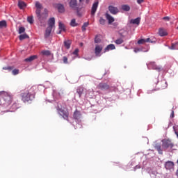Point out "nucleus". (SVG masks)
<instances>
[{
    "label": "nucleus",
    "instance_id": "f257e3e1",
    "mask_svg": "<svg viewBox=\"0 0 178 178\" xmlns=\"http://www.w3.org/2000/svg\"><path fill=\"white\" fill-rule=\"evenodd\" d=\"M35 6L36 8L35 14L40 23V26L45 27V23L48 17V9L44 8L43 13H41V9H42V4L39 1H36Z\"/></svg>",
    "mask_w": 178,
    "mask_h": 178
},
{
    "label": "nucleus",
    "instance_id": "f03ea898",
    "mask_svg": "<svg viewBox=\"0 0 178 178\" xmlns=\"http://www.w3.org/2000/svg\"><path fill=\"white\" fill-rule=\"evenodd\" d=\"M35 86H33L29 90H22L20 93L22 101L24 103L33 101L35 98Z\"/></svg>",
    "mask_w": 178,
    "mask_h": 178
},
{
    "label": "nucleus",
    "instance_id": "7ed1b4c3",
    "mask_svg": "<svg viewBox=\"0 0 178 178\" xmlns=\"http://www.w3.org/2000/svg\"><path fill=\"white\" fill-rule=\"evenodd\" d=\"M0 97H2L1 104L5 106H9L13 101V97L5 91H0Z\"/></svg>",
    "mask_w": 178,
    "mask_h": 178
},
{
    "label": "nucleus",
    "instance_id": "20e7f679",
    "mask_svg": "<svg viewBox=\"0 0 178 178\" xmlns=\"http://www.w3.org/2000/svg\"><path fill=\"white\" fill-rule=\"evenodd\" d=\"M58 113L65 120L69 121V111L67 109L59 108Z\"/></svg>",
    "mask_w": 178,
    "mask_h": 178
},
{
    "label": "nucleus",
    "instance_id": "39448f33",
    "mask_svg": "<svg viewBox=\"0 0 178 178\" xmlns=\"http://www.w3.org/2000/svg\"><path fill=\"white\" fill-rule=\"evenodd\" d=\"M163 148H165V149H168V148H173L175 147V144L172 143V140L167 139L163 140Z\"/></svg>",
    "mask_w": 178,
    "mask_h": 178
},
{
    "label": "nucleus",
    "instance_id": "423d86ee",
    "mask_svg": "<svg viewBox=\"0 0 178 178\" xmlns=\"http://www.w3.org/2000/svg\"><path fill=\"white\" fill-rule=\"evenodd\" d=\"M104 49V46L102 44H96L95 48V54L97 56H101V52Z\"/></svg>",
    "mask_w": 178,
    "mask_h": 178
},
{
    "label": "nucleus",
    "instance_id": "0eeeda50",
    "mask_svg": "<svg viewBox=\"0 0 178 178\" xmlns=\"http://www.w3.org/2000/svg\"><path fill=\"white\" fill-rule=\"evenodd\" d=\"M148 69H152L153 70H157L158 72H161V67L156 65L155 62H150L147 64Z\"/></svg>",
    "mask_w": 178,
    "mask_h": 178
},
{
    "label": "nucleus",
    "instance_id": "6e6552de",
    "mask_svg": "<svg viewBox=\"0 0 178 178\" xmlns=\"http://www.w3.org/2000/svg\"><path fill=\"white\" fill-rule=\"evenodd\" d=\"M165 168L167 170H173V169H175V163L173 161H168L165 162Z\"/></svg>",
    "mask_w": 178,
    "mask_h": 178
},
{
    "label": "nucleus",
    "instance_id": "1a4fd4ad",
    "mask_svg": "<svg viewBox=\"0 0 178 178\" xmlns=\"http://www.w3.org/2000/svg\"><path fill=\"white\" fill-rule=\"evenodd\" d=\"M53 6L58 9L59 13H63L65 12V6L61 3H54Z\"/></svg>",
    "mask_w": 178,
    "mask_h": 178
},
{
    "label": "nucleus",
    "instance_id": "9d476101",
    "mask_svg": "<svg viewBox=\"0 0 178 178\" xmlns=\"http://www.w3.org/2000/svg\"><path fill=\"white\" fill-rule=\"evenodd\" d=\"M97 88H99V90L106 91L107 90H109L110 86L106 83H100L97 86Z\"/></svg>",
    "mask_w": 178,
    "mask_h": 178
},
{
    "label": "nucleus",
    "instance_id": "9b49d317",
    "mask_svg": "<svg viewBox=\"0 0 178 178\" xmlns=\"http://www.w3.org/2000/svg\"><path fill=\"white\" fill-rule=\"evenodd\" d=\"M108 9L110 13H111V15H116L117 13H119V8L113 6H109Z\"/></svg>",
    "mask_w": 178,
    "mask_h": 178
},
{
    "label": "nucleus",
    "instance_id": "f8f14e48",
    "mask_svg": "<svg viewBox=\"0 0 178 178\" xmlns=\"http://www.w3.org/2000/svg\"><path fill=\"white\" fill-rule=\"evenodd\" d=\"M97 9H98V1L95 2L92 6L91 15L94 16L95 15V12H97Z\"/></svg>",
    "mask_w": 178,
    "mask_h": 178
},
{
    "label": "nucleus",
    "instance_id": "ddd939ff",
    "mask_svg": "<svg viewBox=\"0 0 178 178\" xmlns=\"http://www.w3.org/2000/svg\"><path fill=\"white\" fill-rule=\"evenodd\" d=\"M113 49H116V47L113 44H110L104 49V52H109V51H113Z\"/></svg>",
    "mask_w": 178,
    "mask_h": 178
},
{
    "label": "nucleus",
    "instance_id": "4468645a",
    "mask_svg": "<svg viewBox=\"0 0 178 178\" xmlns=\"http://www.w3.org/2000/svg\"><path fill=\"white\" fill-rule=\"evenodd\" d=\"M105 16L108 22V24H112V23H113V22H115V18H113V17H112L111 15H109V13H106L105 14Z\"/></svg>",
    "mask_w": 178,
    "mask_h": 178
},
{
    "label": "nucleus",
    "instance_id": "2eb2a0df",
    "mask_svg": "<svg viewBox=\"0 0 178 178\" xmlns=\"http://www.w3.org/2000/svg\"><path fill=\"white\" fill-rule=\"evenodd\" d=\"M48 27L50 29H54V27H55V18L54 17H51L49 19L48 22Z\"/></svg>",
    "mask_w": 178,
    "mask_h": 178
},
{
    "label": "nucleus",
    "instance_id": "dca6fc26",
    "mask_svg": "<svg viewBox=\"0 0 178 178\" xmlns=\"http://www.w3.org/2000/svg\"><path fill=\"white\" fill-rule=\"evenodd\" d=\"M83 92H84V87L79 86L76 88V93L78 94L79 98H81V95H83Z\"/></svg>",
    "mask_w": 178,
    "mask_h": 178
},
{
    "label": "nucleus",
    "instance_id": "f3484780",
    "mask_svg": "<svg viewBox=\"0 0 178 178\" xmlns=\"http://www.w3.org/2000/svg\"><path fill=\"white\" fill-rule=\"evenodd\" d=\"M58 27L60 29V31L57 34H61L62 31H66V28L65 27V24H62V22L58 23Z\"/></svg>",
    "mask_w": 178,
    "mask_h": 178
},
{
    "label": "nucleus",
    "instance_id": "a211bd4d",
    "mask_svg": "<svg viewBox=\"0 0 178 178\" xmlns=\"http://www.w3.org/2000/svg\"><path fill=\"white\" fill-rule=\"evenodd\" d=\"M141 20V18L140 17H137L134 19H131L130 20V23L131 24H137V26H138L140 24V22Z\"/></svg>",
    "mask_w": 178,
    "mask_h": 178
},
{
    "label": "nucleus",
    "instance_id": "6ab92c4d",
    "mask_svg": "<svg viewBox=\"0 0 178 178\" xmlns=\"http://www.w3.org/2000/svg\"><path fill=\"white\" fill-rule=\"evenodd\" d=\"M21 106L22 105L20 104V103L17 102L13 103L11 108L13 111H16L17 109H19V108H20Z\"/></svg>",
    "mask_w": 178,
    "mask_h": 178
},
{
    "label": "nucleus",
    "instance_id": "aec40b11",
    "mask_svg": "<svg viewBox=\"0 0 178 178\" xmlns=\"http://www.w3.org/2000/svg\"><path fill=\"white\" fill-rule=\"evenodd\" d=\"M52 32V28L47 27L44 33V38H48L51 35V33Z\"/></svg>",
    "mask_w": 178,
    "mask_h": 178
},
{
    "label": "nucleus",
    "instance_id": "412c9836",
    "mask_svg": "<svg viewBox=\"0 0 178 178\" xmlns=\"http://www.w3.org/2000/svg\"><path fill=\"white\" fill-rule=\"evenodd\" d=\"M159 34L161 37H165L168 35V32H166L165 29L160 28L159 30Z\"/></svg>",
    "mask_w": 178,
    "mask_h": 178
},
{
    "label": "nucleus",
    "instance_id": "4be33fe9",
    "mask_svg": "<svg viewBox=\"0 0 178 178\" xmlns=\"http://www.w3.org/2000/svg\"><path fill=\"white\" fill-rule=\"evenodd\" d=\"M70 45H72V40H67L64 41V47L66 49H70Z\"/></svg>",
    "mask_w": 178,
    "mask_h": 178
},
{
    "label": "nucleus",
    "instance_id": "5701e85b",
    "mask_svg": "<svg viewBox=\"0 0 178 178\" xmlns=\"http://www.w3.org/2000/svg\"><path fill=\"white\" fill-rule=\"evenodd\" d=\"M81 117V113H80V111L76 110L74 113L73 118L74 119H76V120H79V119Z\"/></svg>",
    "mask_w": 178,
    "mask_h": 178
},
{
    "label": "nucleus",
    "instance_id": "b1692460",
    "mask_svg": "<svg viewBox=\"0 0 178 178\" xmlns=\"http://www.w3.org/2000/svg\"><path fill=\"white\" fill-rule=\"evenodd\" d=\"M18 6L19 9H23L24 8H26V6H27V4H26V3L23 1H19Z\"/></svg>",
    "mask_w": 178,
    "mask_h": 178
},
{
    "label": "nucleus",
    "instance_id": "393cba45",
    "mask_svg": "<svg viewBox=\"0 0 178 178\" xmlns=\"http://www.w3.org/2000/svg\"><path fill=\"white\" fill-rule=\"evenodd\" d=\"M70 8H74L77 6V0H71L70 2Z\"/></svg>",
    "mask_w": 178,
    "mask_h": 178
},
{
    "label": "nucleus",
    "instance_id": "a878e982",
    "mask_svg": "<svg viewBox=\"0 0 178 178\" xmlns=\"http://www.w3.org/2000/svg\"><path fill=\"white\" fill-rule=\"evenodd\" d=\"M121 9L124 12H129L130 10V6L124 4L121 6Z\"/></svg>",
    "mask_w": 178,
    "mask_h": 178
},
{
    "label": "nucleus",
    "instance_id": "bb28decb",
    "mask_svg": "<svg viewBox=\"0 0 178 178\" xmlns=\"http://www.w3.org/2000/svg\"><path fill=\"white\" fill-rule=\"evenodd\" d=\"M35 59H37V56H31L29 58H26L24 62H33Z\"/></svg>",
    "mask_w": 178,
    "mask_h": 178
},
{
    "label": "nucleus",
    "instance_id": "cd10ccee",
    "mask_svg": "<svg viewBox=\"0 0 178 178\" xmlns=\"http://www.w3.org/2000/svg\"><path fill=\"white\" fill-rule=\"evenodd\" d=\"M26 38H29V35L26 33L20 35L19 36V39L20 40V41H23V40H26Z\"/></svg>",
    "mask_w": 178,
    "mask_h": 178
},
{
    "label": "nucleus",
    "instance_id": "c85d7f7f",
    "mask_svg": "<svg viewBox=\"0 0 178 178\" xmlns=\"http://www.w3.org/2000/svg\"><path fill=\"white\" fill-rule=\"evenodd\" d=\"M155 148L156 151H158L159 154H160V155H162L163 151H162L161 145H156Z\"/></svg>",
    "mask_w": 178,
    "mask_h": 178
},
{
    "label": "nucleus",
    "instance_id": "c756f323",
    "mask_svg": "<svg viewBox=\"0 0 178 178\" xmlns=\"http://www.w3.org/2000/svg\"><path fill=\"white\" fill-rule=\"evenodd\" d=\"M70 26H72V27H77V26H79V24L76 22V19H72L71 20Z\"/></svg>",
    "mask_w": 178,
    "mask_h": 178
},
{
    "label": "nucleus",
    "instance_id": "7c9ffc66",
    "mask_svg": "<svg viewBox=\"0 0 178 178\" xmlns=\"http://www.w3.org/2000/svg\"><path fill=\"white\" fill-rule=\"evenodd\" d=\"M115 44H117V45H120V44H123V42H124V41L123 40V38H120L118 39H117L115 41Z\"/></svg>",
    "mask_w": 178,
    "mask_h": 178
},
{
    "label": "nucleus",
    "instance_id": "2f4dec72",
    "mask_svg": "<svg viewBox=\"0 0 178 178\" xmlns=\"http://www.w3.org/2000/svg\"><path fill=\"white\" fill-rule=\"evenodd\" d=\"M41 54H42L45 56H50L51 51L49 50H43L42 51Z\"/></svg>",
    "mask_w": 178,
    "mask_h": 178
},
{
    "label": "nucleus",
    "instance_id": "473e14b6",
    "mask_svg": "<svg viewBox=\"0 0 178 178\" xmlns=\"http://www.w3.org/2000/svg\"><path fill=\"white\" fill-rule=\"evenodd\" d=\"M170 49H178V42L176 43H172Z\"/></svg>",
    "mask_w": 178,
    "mask_h": 178
},
{
    "label": "nucleus",
    "instance_id": "72a5a7b5",
    "mask_svg": "<svg viewBox=\"0 0 178 178\" xmlns=\"http://www.w3.org/2000/svg\"><path fill=\"white\" fill-rule=\"evenodd\" d=\"M168 88V82L163 81H161V88L165 89Z\"/></svg>",
    "mask_w": 178,
    "mask_h": 178
},
{
    "label": "nucleus",
    "instance_id": "f704fd0d",
    "mask_svg": "<svg viewBox=\"0 0 178 178\" xmlns=\"http://www.w3.org/2000/svg\"><path fill=\"white\" fill-rule=\"evenodd\" d=\"M88 24H90L88 22H85L83 25L82 26V31H86L87 27H88Z\"/></svg>",
    "mask_w": 178,
    "mask_h": 178
},
{
    "label": "nucleus",
    "instance_id": "c9c22d12",
    "mask_svg": "<svg viewBox=\"0 0 178 178\" xmlns=\"http://www.w3.org/2000/svg\"><path fill=\"white\" fill-rule=\"evenodd\" d=\"M24 31H26L25 27L21 26L19 28V31H18L19 34H23V33H24Z\"/></svg>",
    "mask_w": 178,
    "mask_h": 178
},
{
    "label": "nucleus",
    "instance_id": "e433bc0d",
    "mask_svg": "<svg viewBox=\"0 0 178 178\" xmlns=\"http://www.w3.org/2000/svg\"><path fill=\"white\" fill-rule=\"evenodd\" d=\"M14 67H10V66H8V67H3V70H8V72H11V70H13Z\"/></svg>",
    "mask_w": 178,
    "mask_h": 178
},
{
    "label": "nucleus",
    "instance_id": "4c0bfd02",
    "mask_svg": "<svg viewBox=\"0 0 178 178\" xmlns=\"http://www.w3.org/2000/svg\"><path fill=\"white\" fill-rule=\"evenodd\" d=\"M27 22L28 23H30V24H33L34 23V19H33V17H28Z\"/></svg>",
    "mask_w": 178,
    "mask_h": 178
},
{
    "label": "nucleus",
    "instance_id": "58836bf2",
    "mask_svg": "<svg viewBox=\"0 0 178 178\" xmlns=\"http://www.w3.org/2000/svg\"><path fill=\"white\" fill-rule=\"evenodd\" d=\"M106 20L105 19H103L102 17H100L99 19V24H102V26H104L106 23Z\"/></svg>",
    "mask_w": 178,
    "mask_h": 178
},
{
    "label": "nucleus",
    "instance_id": "ea45409f",
    "mask_svg": "<svg viewBox=\"0 0 178 178\" xmlns=\"http://www.w3.org/2000/svg\"><path fill=\"white\" fill-rule=\"evenodd\" d=\"M6 26H7L6 21L0 22V27H6Z\"/></svg>",
    "mask_w": 178,
    "mask_h": 178
},
{
    "label": "nucleus",
    "instance_id": "a19ab883",
    "mask_svg": "<svg viewBox=\"0 0 178 178\" xmlns=\"http://www.w3.org/2000/svg\"><path fill=\"white\" fill-rule=\"evenodd\" d=\"M138 44L139 45H141L143 44H145V39H140L139 40H138Z\"/></svg>",
    "mask_w": 178,
    "mask_h": 178
},
{
    "label": "nucleus",
    "instance_id": "79ce46f5",
    "mask_svg": "<svg viewBox=\"0 0 178 178\" xmlns=\"http://www.w3.org/2000/svg\"><path fill=\"white\" fill-rule=\"evenodd\" d=\"M12 74H13V76H16L17 74H19V70L17 69H14L12 71Z\"/></svg>",
    "mask_w": 178,
    "mask_h": 178
},
{
    "label": "nucleus",
    "instance_id": "37998d69",
    "mask_svg": "<svg viewBox=\"0 0 178 178\" xmlns=\"http://www.w3.org/2000/svg\"><path fill=\"white\" fill-rule=\"evenodd\" d=\"M63 63H65V64H67V63H68V62H67V57L64 56V57L63 58Z\"/></svg>",
    "mask_w": 178,
    "mask_h": 178
},
{
    "label": "nucleus",
    "instance_id": "c03bdc74",
    "mask_svg": "<svg viewBox=\"0 0 178 178\" xmlns=\"http://www.w3.org/2000/svg\"><path fill=\"white\" fill-rule=\"evenodd\" d=\"M72 54L73 55H79V49H76Z\"/></svg>",
    "mask_w": 178,
    "mask_h": 178
},
{
    "label": "nucleus",
    "instance_id": "a18cd8bd",
    "mask_svg": "<svg viewBox=\"0 0 178 178\" xmlns=\"http://www.w3.org/2000/svg\"><path fill=\"white\" fill-rule=\"evenodd\" d=\"M163 20H165V22H169V20H170V17H164L163 18Z\"/></svg>",
    "mask_w": 178,
    "mask_h": 178
},
{
    "label": "nucleus",
    "instance_id": "49530a36",
    "mask_svg": "<svg viewBox=\"0 0 178 178\" xmlns=\"http://www.w3.org/2000/svg\"><path fill=\"white\" fill-rule=\"evenodd\" d=\"M100 41H101V40H99V38H95V42L96 44H98V42H99Z\"/></svg>",
    "mask_w": 178,
    "mask_h": 178
},
{
    "label": "nucleus",
    "instance_id": "de8ad7c7",
    "mask_svg": "<svg viewBox=\"0 0 178 178\" xmlns=\"http://www.w3.org/2000/svg\"><path fill=\"white\" fill-rule=\"evenodd\" d=\"M145 42H154L152 41H151V39L149 38H147V39H145Z\"/></svg>",
    "mask_w": 178,
    "mask_h": 178
},
{
    "label": "nucleus",
    "instance_id": "09e8293b",
    "mask_svg": "<svg viewBox=\"0 0 178 178\" xmlns=\"http://www.w3.org/2000/svg\"><path fill=\"white\" fill-rule=\"evenodd\" d=\"M134 51L136 54H137V52H140V51H141V49H140L139 48H135Z\"/></svg>",
    "mask_w": 178,
    "mask_h": 178
},
{
    "label": "nucleus",
    "instance_id": "8fccbe9b",
    "mask_svg": "<svg viewBox=\"0 0 178 178\" xmlns=\"http://www.w3.org/2000/svg\"><path fill=\"white\" fill-rule=\"evenodd\" d=\"M76 13L78 16H81V13H80V10L79 8L76 10Z\"/></svg>",
    "mask_w": 178,
    "mask_h": 178
},
{
    "label": "nucleus",
    "instance_id": "3c124183",
    "mask_svg": "<svg viewBox=\"0 0 178 178\" xmlns=\"http://www.w3.org/2000/svg\"><path fill=\"white\" fill-rule=\"evenodd\" d=\"M137 2L140 5V3H143V2H144V0H137Z\"/></svg>",
    "mask_w": 178,
    "mask_h": 178
},
{
    "label": "nucleus",
    "instance_id": "603ef678",
    "mask_svg": "<svg viewBox=\"0 0 178 178\" xmlns=\"http://www.w3.org/2000/svg\"><path fill=\"white\" fill-rule=\"evenodd\" d=\"M171 118H175V111H172Z\"/></svg>",
    "mask_w": 178,
    "mask_h": 178
},
{
    "label": "nucleus",
    "instance_id": "864d4df0",
    "mask_svg": "<svg viewBox=\"0 0 178 178\" xmlns=\"http://www.w3.org/2000/svg\"><path fill=\"white\" fill-rule=\"evenodd\" d=\"M141 167L140 165H136V169H140Z\"/></svg>",
    "mask_w": 178,
    "mask_h": 178
},
{
    "label": "nucleus",
    "instance_id": "5fc2aeb1",
    "mask_svg": "<svg viewBox=\"0 0 178 178\" xmlns=\"http://www.w3.org/2000/svg\"><path fill=\"white\" fill-rule=\"evenodd\" d=\"M176 175H177V177H178V170H177V172H176Z\"/></svg>",
    "mask_w": 178,
    "mask_h": 178
},
{
    "label": "nucleus",
    "instance_id": "6e6d98bb",
    "mask_svg": "<svg viewBox=\"0 0 178 178\" xmlns=\"http://www.w3.org/2000/svg\"><path fill=\"white\" fill-rule=\"evenodd\" d=\"M89 1H90V0H86L87 3H88Z\"/></svg>",
    "mask_w": 178,
    "mask_h": 178
},
{
    "label": "nucleus",
    "instance_id": "4d7b16f0",
    "mask_svg": "<svg viewBox=\"0 0 178 178\" xmlns=\"http://www.w3.org/2000/svg\"><path fill=\"white\" fill-rule=\"evenodd\" d=\"M83 0H79L80 2H83Z\"/></svg>",
    "mask_w": 178,
    "mask_h": 178
},
{
    "label": "nucleus",
    "instance_id": "13d9d810",
    "mask_svg": "<svg viewBox=\"0 0 178 178\" xmlns=\"http://www.w3.org/2000/svg\"><path fill=\"white\" fill-rule=\"evenodd\" d=\"M0 108H2V105H0Z\"/></svg>",
    "mask_w": 178,
    "mask_h": 178
},
{
    "label": "nucleus",
    "instance_id": "bf43d9fd",
    "mask_svg": "<svg viewBox=\"0 0 178 178\" xmlns=\"http://www.w3.org/2000/svg\"><path fill=\"white\" fill-rule=\"evenodd\" d=\"M81 45H83V43H81Z\"/></svg>",
    "mask_w": 178,
    "mask_h": 178
}]
</instances>
